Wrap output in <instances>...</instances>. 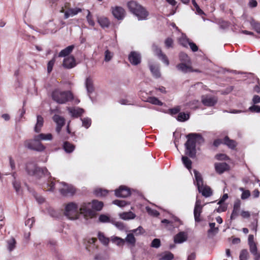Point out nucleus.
Instances as JSON below:
<instances>
[{"instance_id":"f257e3e1","label":"nucleus","mask_w":260,"mask_h":260,"mask_svg":"<svg viewBox=\"0 0 260 260\" xmlns=\"http://www.w3.org/2000/svg\"><path fill=\"white\" fill-rule=\"evenodd\" d=\"M25 170L29 175L35 176L37 178L42 177L43 176L48 177L49 180L46 184H44L43 188L47 191H54L55 184L53 180L54 179L50 177V173L46 168L38 167L36 164L30 162L26 164Z\"/></svg>"},{"instance_id":"f03ea898","label":"nucleus","mask_w":260,"mask_h":260,"mask_svg":"<svg viewBox=\"0 0 260 260\" xmlns=\"http://www.w3.org/2000/svg\"><path fill=\"white\" fill-rule=\"evenodd\" d=\"M187 140L185 143V153L191 158L196 157L197 145H201L204 142L202 135L197 133H190L186 136Z\"/></svg>"},{"instance_id":"7ed1b4c3","label":"nucleus","mask_w":260,"mask_h":260,"mask_svg":"<svg viewBox=\"0 0 260 260\" xmlns=\"http://www.w3.org/2000/svg\"><path fill=\"white\" fill-rule=\"evenodd\" d=\"M103 207L102 202L93 200L91 203H83L80 206L81 214L86 220L92 218L96 215V211H100Z\"/></svg>"},{"instance_id":"20e7f679","label":"nucleus","mask_w":260,"mask_h":260,"mask_svg":"<svg viewBox=\"0 0 260 260\" xmlns=\"http://www.w3.org/2000/svg\"><path fill=\"white\" fill-rule=\"evenodd\" d=\"M127 7L129 11L136 16L139 20H145L149 15V13L141 5L137 2L132 1L127 4Z\"/></svg>"},{"instance_id":"39448f33","label":"nucleus","mask_w":260,"mask_h":260,"mask_svg":"<svg viewBox=\"0 0 260 260\" xmlns=\"http://www.w3.org/2000/svg\"><path fill=\"white\" fill-rule=\"evenodd\" d=\"M52 99L60 104H64L73 99V95L70 91H62L56 89L52 91Z\"/></svg>"},{"instance_id":"423d86ee","label":"nucleus","mask_w":260,"mask_h":260,"mask_svg":"<svg viewBox=\"0 0 260 260\" xmlns=\"http://www.w3.org/2000/svg\"><path fill=\"white\" fill-rule=\"evenodd\" d=\"M195 181L194 183L198 187V191L205 197H209L212 194L210 188L203 184L202 177L201 174L196 170H193Z\"/></svg>"},{"instance_id":"0eeeda50","label":"nucleus","mask_w":260,"mask_h":260,"mask_svg":"<svg viewBox=\"0 0 260 260\" xmlns=\"http://www.w3.org/2000/svg\"><path fill=\"white\" fill-rule=\"evenodd\" d=\"M80 214L82 215L77 204L70 202L66 205L64 215L69 219L71 220L77 219L79 218Z\"/></svg>"},{"instance_id":"6e6552de","label":"nucleus","mask_w":260,"mask_h":260,"mask_svg":"<svg viewBox=\"0 0 260 260\" xmlns=\"http://www.w3.org/2000/svg\"><path fill=\"white\" fill-rule=\"evenodd\" d=\"M24 146L29 149L37 151H42L45 148V146L41 143L39 139H37L36 136L34 137L32 140L25 141Z\"/></svg>"},{"instance_id":"1a4fd4ad","label":"nucleus","mask_w":260,"mask_h":260,"mask_svg":"<svg viewBox=\"0 0 260 260\" xmlns=\"http://www.w3.org/2000/svg\"><path fill=\"white\" fill-rule=\"evenodd\" d=\"M59 185V192L64 196H72L75 191V187L71 185L66 183L65 182H57Z\"/></svg>"},{"instance_id":"9d476101","label":"nucleus","mask_w":260,"mask_h":260,"mask_svg":"<svg viewBox=\"0 0 260 260\" xmlns=\"http://www.w3.org/2000/svg\"><path fill=\"white\" fill-rule=\"evenodd\" d=\"M201 100L203 104L208 107L214 106L218 101L216 96L208 95H202Z\"/></svg>"},{"instance_id":"9b49d317","label":"nucleus","mask_w":260,"mask_h":260,"mask_svg":"<svg viewBox=\"0 0 260 260\" xmlns=\"http://www.w3.org/2000/svg\"><path fill=\"white\" fill-rule=\"evenodd\" d=\"M115 194L118 198H126L131 194V190L126 186L121 185L115 190Z\"/></svg>"},{"instance_id":"f8f14e48","label":"nucleus","mask_w":260,"mask_h":260,"mask_svg":"<svg viewBox=\"0 0 260 260\" xmlns=\"http://www.w3.org/2000/svg\"><path fill=\"white\" fill-rule=\"evenodd\" d=\"M112 13L115 18L118 20H122L125 15V10L123 8L119 6L112 7Z\"/></svg>"},{"instance_id":"ddd939ff","label":"nucleus","mask_w":260,"mask_h":260,"mask_svg":"<svg viewBox=\"0 0 260 260\" xmlns=\"http://www.w3.org/2000/svg\"><path fill=\"white\" fill-rule=\"evenodd\" d=\"M128 60L134 66L139 64L141 61L140 54L136 51H132L128 55Z\"/></svg>"},{"instance_id":"4468645a","label":"nucleus","mask_w":260,"mask_h":260,"mask_svg":"<svg viewBox=\"0 0 260 260\" xmlns=\"http://www.w3.org/2000/svg\"><path fill=\"white\" fill-rule=\"evenodd\" d=\"M124 242H126L128 247L131 249L132 252H133L134 248L136 245V239L134 235V233L132 232L126 235V237L124 239Z\"/></svg>"},{"instance_id":"2eb2a0df","label":"nucleus","mask_w":260,"mask_h":260,"mask_svg":"<svg viewBox=\"0 0 260 260\" xmlns=\"http://www.w3.org/2000/svg\"><path fill=\"white\" fill-rule=\"evenodd\" d=\"M52 119L57 124L56 131L58 134H59V133L61 131L62 127L65 124V119L63 117L57 114H55L53 116Z\"/></svg>"},{"instance_id":"dca6fc26","label":"nucleus","mask_w":260,"mask_h":260,"mask_svg":"<svg viewBox=\"0 0 260 260\" xmlns=\"http://www.w3.org/2000/svg\"><path fill=\"white\" fill-rule=\"evenodd\" d=\"M214 167L216 172L219 174L230 170V166L226 162H216L214 164Z\"/></svg>"},{"instance_id":"f3484780","label":"nucleus","mask_w":260,"mask_h":260,"mask_svg":"<svg viewBox=\"0 0 260 260\" xmlns=\"http://www.w3.org/2000/svg\"><path fill=\"white\" fill-rule=\"evenodd\" d=\"M60 12L61 13H64V19H67L70 17H73L77 15L78 13L81 12L82 9L78 8H71L64 12V10L62 8Z\"/></svg>"},{"instance_id":"a211bd4d","label":"nucleus","mask_w":260,"mask_h":260,"mask_svg":"<svg viewBox=\"0 0 260 260\" xmlns=\"http://www.w3.org/2000/svg\"><path fill=\"white\" fill-rule=\"evenodd\" d=\"M62 64L63 67L67 69H72L74 68L76 66L74 57L73 56H70L65 58Z\"/></svg>"},{"instance_id":"6ab92c4d","label":"nucleus","mask_w":260,"mask_h":260,"mask_svg":"<svg viewBox=\"0 0 260 260\" xmlns=\"http://www.w3.org/2000/svg\"><path fill=\"white\" fill-rule=\"evenodd\" d=\"M187 234L184 232L178 233L174 237V241L175 243H182L187 240Z\"/></svg>"},{"instance_id":"aec40b11","label":"nucleus","mask_w":260,"mask_h":260,"mask_svg":"<svg viewBox=\"0 0 260 260\" xmlns=\"http://www.w3.org/2000/svg\"><path fill=\"white\" fill-rule=\"evenodd\" d=\"M186 63L184 62L179 63L176 66L177 69L183 73H187L193 71L191 66Z\"/></svg>"},{"instance_id":"412c9836","label":"nucleus","mask_w":260,"mask_h":260,"mask_svg":"<svg viewBox=\"0 0 260 260\" xmlns=\"http://www.w3.org/2000/svg\"><path fill=\"white\" fill-rule=\"evenodd\" d=\"M85 87L87 92L90 98V94L94 91V88L93 86V82L90 77H88L85 80Z\"/></svg>"},{"instance_id":"4be33fe9","label":"nucleus","mask_w":260,"mask_h":260,"mask_svg":"<svg viewBox=\"0 0 260 260\" xmlns=\"http://www.w3.org/2000/svg\"><path fill=\"white\" fill-rule=\"evenodd\" d=\"M240 208V202L237 201L234 203L233 210L231 215V219H235L239 215Z\"/></svg>"},{"instance_id":"5701e85b","label":"nucleus","mask_w":260,"mask_h":260,"mask_svg":"<svg viewBox=\"0 0 260 260\" xmlns=\"http://www.w3.org/2000/svg\"><path fill=\"white\" fill-rule=\"evenodd\" d=\"M68 110L72 116L74 117H78L81 116L84 112V110L82 108H68Z\"/></svg>"},{"instance_id":"b1692460","label":"nucleus","mask_w":260,"mask_h":260,"mask_svg":"<svg viewBox=\"0 0 260 260\" xmlns=\"http://www.w3.org/2000/svg\"><path fill=\"white\" fill-rule=\"evenodd\" d=\"M159 260H172L174 256L172 253L170 251H165L157 255Z\"/></svg>"},{"instance_id":"393cba45","label":"nucleus","mask_w":260,"mask_h":260,"mask_svg":"<svg viewBox=\"0 0 260 260\" xmlns=\"http://www.w3.org/2000/svg\"><path fill=\"white\" fill-rule=\"evenodd\" d=\"M74 48L75 46L73 45L68 46L60 51L58 54V57H62L68 56L73 51Z\"/></svg>"},{"instance_id":"a878e982","label":"nucleus","mask_w":260,"mask_h":260,"mask_svg":"<svg viewBox=\"0 0 260 260\" xmlns=\"http://www.w3.org/2000/svg\"><path fill=\"white\" fill-rule=\"evenodd\" d=\"M44 119L43 118L40 116H37V123L34 128V131L36 133H39L41 130V128L43 125Z\"/></svg>"},{"instance_id":"bb28decb","label":"nucleus","mask_w":260,"mask_h":260,"mask_svg":"<svg viewBox=\"0 0 260 260\" xmlns=\"http://www.w3.org/2000/svg\"><path fill=\"white\" fill-rule=\"evenodd\" d=\"M223 144L226 145L229 148L234 149L236 147V142L233 140H231L226 136L223 139Z\"/></svg>"},{"instance_id":"cd10ccee","label":"nucleus","mask_w":260,"mask_h":260,"mask_svg":"<svg viewBox=\"0 0 260 260\" xmlns=\"http://www.w3.org/2000/svg\"><path fill=\"white\" fill-rule=\"evenodd\" d=\"M75 148V146L68 142H64L63 144V149L66 152L68 153H72L74 151Z\"/></svg>"},{"instance_id":"c85d7f7f","label":"nucleus","mask_w":260,"mask_h":260,"mask_svg":"<svg viewBox=\"0 0 260 260\" xmlns=\"http://www.w3.org/2000/svg\"><path fill=\"white\" fill-rule=\"evenodd\" d=\"M120 218L123 220H129L134 219L136 217V215L131 211L127 212H122L119 214Z\"/></svg>"},{"instance_id":"c756f323","label":"nucleus","mask_w":260,"mask_h":260,"mask_svg":"<svg viewBox=\"0 0 260 260\" xmlns=\"http://www.w3.org/2000/svg\"><path fill=\"white\" fill-rule=\"evenodd\" d=\"M249 23L252 28L258 34H260V22L251 18L249 21Z\"/></svg>"},{"instance_id":"7c9ffc66","label":"nucleus","mask_w":260,"mask_h":260,"mask_svg":"<svg viewBox=\"0 0 260 260\" xmlns=\"http://www.w3.org/2000/svg\"><path fill=\"white\" fill-rule=\"evenodd\" d=\"M149 68L152 74H153V76L155 78H158L160 77V73L159 71V68L157 66L150 64Z\"/></svg>"},{"instance_id":"2f4dec72","label":"nucleus","mask_w":260,"mask_h":260,"mask_svg":"<svg viewBox=\"0 0 260 260\" xmlns=\"http://www.w3.org/2000/svg\"><path fill=\"white\" fill-rule=\"evenodd\" d=\"M203 207H195L193 210L194 220L196 222L200 221V215L202 211Z\"/></svg>"},{"instance_id":"473e14b6","label":"nucleus","mask_w":260,"mask_h":260,"mask_svg":"<svg viewBox=\"0 0 260 260\" xmlns=\"http://www.w3.org/2000/svg\"><path fill=\"white\" fill-rule=\"evenodd\" d=\"M178 41L180 44L184 47H187L190 40L187 38L185 35L182 34L181 37L179 38Z\"/></svg>"},{"instance_id":"72a5a7b5","label":"nucleus","mask_w":260,"mask_h":260,"mask_svg":"<svg viewBox=\"0 0 260 260\" xmlns=\"http://www.w3.org/2000/svg\"><path fill=\"white\" fill-rule=\"evenodd\" d=\"M98 22L100 25L103 28L108 27L110 24L109 20L104 17H100L98 19Z\"/></svg>"},{"instance_id":"f704fd0d","label":"nucleus","mask_w":260,"mask_h":260,"mask_svg":"<svg viewBox=\"0 0 260 260\" xmlns=\"http://www.w3.org/2000/svg\"><path fill=\"white\" fill-rule=\"evenodd\" d=\"M215 223L214 222H211L209 223L210 229L208 231V235L212 234L215 235L218 233L219 229L218 228L215 226Z\"/></svg>"},{"instance_id":"c9c22d12","label":"nucleus","mask_w":260,"mask_h":260,"mask_svg":"<svg viewBox=\"0 0 260 260\" xmlns=\"http://www.w3.org/2000/svg\"><path fill=\"white\" fill-rule=\"evenodd\" d=\"M98 238L100 242L104 245H108L109 243V239L105 236L104 234L101 232L98 233Z\"/></svg>"},{"instance_id":"e433bc0d","label":"nucleus","mask_w":260,"mask_h":260,"mask_svg":"<svg viewBox=\"0 0 260 260\" xmlns=\"http://www.w3.org/2000/svg\"><path fill=\"white\" fill-rule=\"evenodd\" d=\"M182 161L184 166L189 170L191 168L192 161L187 156H183Z\"/></svg>"},{"instance_id":"4c0bfd02","label":"nucleus","mask_w":260,"mask_h":260,"mask_svg":"<svg viewBox=\"0 0 260 260\" xmlns=\"http://www.w3.org/2000/svg\"><path fill=\"white\" fill-rule=\"evenodd\" d=\"M37 139H39L40 141L41 140H51L52 139V136L51 134H40L38 135H37Z\"/></svg>"},{"instance_id":"58836bf2","label":"nucleus","mask_w":260,"mask_h":260,"mask_svg":"<svg viewBox=\"0 0 260 260\" xmlns=\"http://www.w3.org/2000/svg\"><path fill=\"white\" fill-rule=\"evenodd\" d=\"M147 102L155 105H162V103L160 101H159L157 98L154 96L149 97L147 99Z\"/></svg>"},{"instance_id":"ea45409f","label":"nucleus","mask_w":260,"mask_h":260,"mask_svg":"<svg viewBox=\"0 0 260 260\" xmlns=\"http://www.w3.org/2000/svg\"><path fill=\"white\" fill-rule=\"evenodd\" d=\"M179 59L182 62L188 63H190V59L189 57L184 52H181L179 54Z\"/></svg>"},{"instance_id":"a19ab883","label":"nucleus","mask_w":260,"mask_h":260,"mask_svg":"<svg viewBox=\"0 0 260 260\" xmlns=\"http://www.w3.org/2000/svg\"><path fill=\"white\" fill-rule=\"evenodd\" d=\"M111 241L113 243H115L117 246H121L124 243V239L116 236L112 237Z\"/></svg>"},{"instance_id":"79ce46f5","label":"nucleus","mask_w":260,"mask_h":260,"mask_svg":"<svg viewBox=\"0 0 260 260\" xmlns=\"http://www.w3.org/2000/svg\"><path fill=\"white\" fill-rule=\"evenodd\" d=\"M108 193V190L102 188H96L94 190V194L97 197H103L106 196Z\"/></svg>"},{"instance_id":"37998d69","label":"nucleus","mask_w":260,"mask_h":260,"mask_svg":"<svg viewBox=\"0 0 260 260\" xmlns=\"http://www.w3.org/2000/svg\"><path fill=\"white\" fill-rule=\"evenodd\" d=\"M189 118V115L188 113L180 112L179 113L177 120L179 121H185Z\"/></svg>"},{"instance_id":"c03bdc74","label":"nucleus","mask_w":260,"mask_h":260,"mask_svg":"<svg viewBox=\"0 0 260 260\" xmlns=\"http://www.w3.org/2000/svg\"><path fill=\"white\" fill-rule=\"evenodd\" d=\"M249 257V253L247 249H242L240 253V260H247Z\"/></svg>"},{"instance_id":"a18cd8bd","label":"nucleus","mask_w":260,"mask_h":260,"mask_svg":"<svg viewBox=\"0 0 260 260\" xmlns=\"http://www.w3.org/2000/svg\"><path fill=\"white\" fill-rule=\"evenodd\" d=\"M8 249L10 251H12L15 248L16 241L14 238H11L7 242Z\"/></svg>"},{"instance_id":"49530a36","label":"nucleus","mask_w":260,"mask_h":260,"mask_svg":"<svg viewBox=\"0 0 260 260\" xmlns=\"http://www.w3.org/2000/svg\"><path fill=\"white\" fill-rule=\"evenodd\" d=\"M82 122V126L85 127L86 128H88L90 127L91 123V120L90 118L86 117L84 118H81Z\"/></svg>"},{"instance_id":"de8ad7c7","label":"nucleus","mask_w":260,"mask_h":260,"mask_svg":"<svg viewBox=\"0 0 260 260\" xmlns=\"http://www.w3.org/2000/svg\"><path fill=\"white\" fill-rule=\"evenodd\" d=\"M113 204L120 207H123L129 204V203L123 200H116L113 201Z\"/></svg>"},{"instance_id":"09e8293b","label":"nucleus","mask_w":260,"mask_h":260,"mask_svg":"<svg viewBox=\"0 0 260 260\" xmlns=\"http://www.w3.org/2000/svg\"><path fill=\"white\" fill-rule=\"evenodd\" d=\"M152 50L154 52L155 55H156L158 57L160 56L161 54H163L161 49L155 44H153L152 46Z\"/></svg>"},{"instance_id":"8fccbe9b","label":"nucleus","mask_w":260,"mask_h":260,"mask_svg":"<svg viewBox=\"0 0 260 260\" xmlns=\"http://www.w3.org/2000/svg\"><path fill=\"white\" fill-rule=\"evenodd\" d=\"M199 101L198 100H193L187 103V106L190 109H194L198 107Z\"/></svg>"},{"instance_id":"3c124183","label":"nucleus","mask_w":260,"mask_h":260,"mask_svg":"<svg viewBox=\"0 0 260 260\" xmlns=\"http://www.w3.org/2000/svg\"><path fill=\"white\" fill-rule=\"evenodd\" d=\"M250 252L254 256L259 252H257V248L255 243L249 244Z\"/></svg>"},{"instance_id":"603ef678","label":"nucleus","mask_w":260,"mask_h":260,"mask_svg":"<svg viewBox=\"0 0 260 260\" xmlns=\"http://www.w3.org/2000/svg\"><path fill=\"white\" fill-rule=\"evenodd\" d=\"M146 209L147 212L148 213V214L157 217L159 215V213L157 211H156L155 210L152 209L151 208H150L149 207H146Z\"/></svg>"},{"instance_id":"864d4df0","label":"nucleus","mask_w":260,"mask_h":260,"mask_svg":"<svg viewBox=\"0 0 260 260\" xmlns=\"http://www.w3.org/2000/svg\"><path fill=\"white\" fill-rule=\"evenodd\" d=\"M160 246V240L159 239L155 238L153 239L151 243V247L158 248Z\"/></svg>"},{"instance_id":"5fc2aeb1","label":"nucleus","mask_w":260,"mask_h":260,"mask_svg":"<svg viewBox=\"0 0 260 260\" xmlns=\"http://www.w3.org/2000/svg\"><path fill=\"white\" fill-rule=\"evenodd\" d=\"M13 187L18 194H20L21 192L20 184L19 182L14 181L13 182Z\"/></svg>"},{"instance_id":"6e6d98bb","label":"nucleus","mask_w":260,"mask_h":260,"mask_svg":"<svg viewBox=\"0 0 260 260\" xmlns=\"http://www.w3.org/2000/svg\"><path fill=\"white\" fill-rule=\"evenodd\" d=\"M99 221L101 222H111L110 218L104 214H102L99 216Z\"/></svg>"},{"instance_id":"4d7b16f0","label":"nucleus","mask_w":260,"mask_h":260,"mask_svg":"<svg viewBox=\"0 0 260 260\" xmlns=\"http://www.w3.org/2000/svg\"><path fill=\"white\" fill-rule=\"evenodd\" d=\"M88 14L86 16V19L88 21V24L91 26H94V22L93 20L92 19V17L90 14V12L89 10H87Z\"/></svg>"},{"instance_id":"13d9d810","label":"nucleus","mask_w":260,"mask_h":260,"mask_svg":"<svg viewBox=\"0 0 260 260\" xmlns=\"http://www.w3.org/2000/svg\"><path fill=\"white\" fill-rule=\"evenodd\" d=\"M112 223L119 230H123L124 229V224L121 221H112Z\"/></svg>"},{"instance_id":"bf43d9fd","label":"nucleus","mask_w":260,"mask_h":260,"mask_svg":"<svg viewBox=\"0 0 260 260\" xmlns=\"http://www.w3.org/2000/svg\"><path fill=\"white\" fill-rule=\"evenodd\" d=\"M240 190L243 191L241 195V199L243 200L249 198L250 195V192L248 190H244L243 188H241Z\"/></svg>"},{"instance_id":"052dcab7","label":"nucleus","mask_w":260,"mask_h":260,"mask_svg":"<svg viewBox=\"0 0 260 260\" xmlns=\"http://www.w3.org/2000/svg\"><path fill=\"white\" fill-rule=\"evenodd\" d=\"M55 61V58H53L48 62L47 64V72L48 73H50L52 71Z\"/></svg>"},{"instance_id":"680f3d73","label":"nucleus","mask_w":260,"mask_h":260,"mask_svg":"<svg viewBox=\"0 0 260 260\" xmlns=\"http://www.w3.org/2000/svg\"><path fill=\"white\" fill-rule=\"evenodd\" d=\"M112 53L109 51L108 50H107L105 52V61H109L112 57Z\"/></svg>"},{"instance_id":"e2e57ef3","label":"nucleus","mask_w":260,"mask_h":260,"mask_svg":"<svg viewBox=\"0 0 260 260\" xmlns=\"http://www.w3.org/2000/svg\"><path fill=\"white\" fill-rule=\"evenodd\" d=\"M165 46L167 48L172 47L173 44V40L170 38H168L165 41Z\"/></svg>"},{"instance_id":"0e129e2a","label":"nucleus","mask_w":260,"mask_h":260,"mask_svg":"<svg viewBox=\"0 0 260 260\" xmlns=\"http://www.w3.org/2000/svg\"><path fill=\"white\" fill-rule=\"evenodd\" d=\"M158 58L160 59L167 66L169 64V61L168 59V57L165 54L163 53L162 54H161V55L158 57Z\"/></svg>"},{"instance_id":"69168bd1","label":"nucleus","mask_w":260,"mask_h":260,"mask_svg":"<svg viewBox=\"0 0 260 260\" xmlns=\"http://www.w3.org/2000/svg\"><path fill=\"white\" fill-rule=\"evenodd\" d=\"M134 233H136V235L142 234L144 233V231L143 228L141 226H139L138 228L134 229L131 231Z\"/></svg>"},{"instance_id":"338daca9","label":"nucleus","mask_w":260,"mask_h":260,"mask_svg":"<svg viewBox=\"0 0 260 260\" xmlns=\"http://www.w3.org/2000/svg\"><path fill=\"white\" fill-rule=\"evenodd\" d=\"M249 110L251 112H260V106L253 105L249 108Z\"/></svg>"},{"instance_id":"774afa93","label":"nucleus","mask_w":260,"mask_h":260,"mask_svg":"<svg viewBox=\"0 0 260 260\" xmlns=\"http://www.w3.org/2000/svg\"><path fill=\"white\" fill-rule=\"evenodd\" d=\"M227 209V206L225 204H223V203L219 205L218 208L216 209V211L218 213H220L222 212L225 211Z\"/></svg>"}]
</instances>
